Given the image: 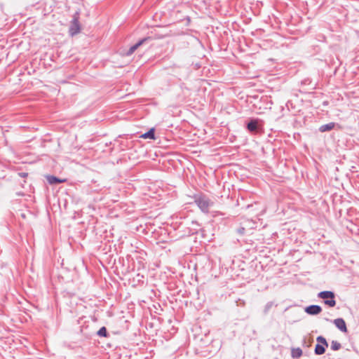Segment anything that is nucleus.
Wrapping results in <instances>:
<instances>
[{"mask_svg": "<svg viewBox=\"0 0 359 359\" xmlns=\"http://www.w3.org/2000/svg\"><path fill=\"white\" fill-rule=\"evenodd\" d=\"M198 208L203 212H208L211 205L210 201L205 196H200L195 201Z\"/></svg>", "mask_w": 359, "mask_h": 359, "instance_id": "f257e3e1", "label": "nucleus"}, {"mask_svg": "<svg viewBox=\"0 0 359 359\" xmlns=\"http://www.w3.org/2000/svg\"><path fill=\"white\" fill-rule=\"evenodd\" d=\"M69 32L71 36H74L80 32V24L79 18L76 15H74L73 18Z\"/></svg>", "mask_w": 359, "mask_h": 359, "instance_id": "f03ea898", "label": "nucleus"}, {"mask_svg": "<svg viewBox=\"0 0 359 359\" xmlns=\"http://www.w3.org/2000/svg\"><path fill=\"white\" fill-rule=\"evenodd\" d=\"M334 325L342 332H347V327L346 323L343 318H339L334 320Z\"/></svg>", "mask_w": 359, "mask_h": 359, "instance_id": "7ed1b4c3", "label": "nucleus"}, {"mask_svg": "<svg viewBox=\"0 0 359 359\" xmlns=\"http://www.w3.org/2000/svg\"><path fill=\"white\" fill-rule=\"evenodd\" d=\"M305 311L310 315H317L322 311V309L318 305H311L306 308Z\"/></svg>", "mask_w": 359, "mask_h": 359, "instance_id": "20e7f679", "label": "nucleus"}, {"mask_svg": "<svg viewBox=\"0 0 359 359\" xmlns=\"http://www.w3.org/2000/svg\"><path fill=\"white\" fill-rule=\"evenodd\" d=\"M149 38H144L142 40H140L139 42H137V43H135V45L132 46L128 50L126 53V55L129 56V55H131L137 49L139 46H140L144 41H146L147 40H148Z\"/></svg>", "mask_w": 359, "mask_h": 359, "instance_id": "39448f33", "label": "nucleus"}, {"mask_svg": "<svg viewBox=\"0 0 359 359\" xmlns=\"http://www.w3.org/2000/svg\"><path fill=\"white\" fill-rule=\"evenodd\" d=\"M318 297L324 300H327L328 299H334V294L331 291H323L318 293Z\"/></svg>", "mask_w": 359, "mask_h": 359, "instance_id": "423d86ee", "label": "nucleus"}, {"mask_svg": "<svg viewBox=\"0 0 359 359\" xmlns=\"http://www.w3.org/2000/svg\"><path fill=\"white\" fill-rule=\"evenodd\" d=\"M47 180L50 184H57V183H62L65 182V180H60L55 176L49 175L47 177Z\"/></svg>", "mask_w": 359, "mask_h": 359, "instance_id": "0eeeda50", "label": "nucleus"}, {"mask_svg": "<svg viewBox=\"0 0 359 359\" xmlns=\"http://www.w3.org/2000/svg\"><path fill=\"white\" fill-rule=\"evenodd\" d=\"M325 348L324 345L316 344L315 347V353L316 355H322L325 353Z\"/></svg>", "mask_w": 359, "mask_h": 359, "instance_id": "6e6552de", "label": "nucleus"}, {"mask_svg": "<svg viewBox=\"0 0 359 359\" xmlns=\"http://www.w3.org/2000/svg\"><path fill=\"white\" fill-rule=\"evenodd\" d=\"M334 123H330L327 124L323 125L320 128V131L325 132V131L331 130L334 128Z\"/></svg>", "mask_w": 359, "mask_h": 359, "instance_id": "1a4fd4ad", "label": "nucleus"}, {"mask_svg": "<svg viewBox=\"0 0 359 359\" xmlns=\"http://www.w3.org/2000/svg\"><path fill=\"white\" fill-rule=\"evenodd\" d=\"M248 129L251 132H255L257 129V122L256 121H251L248 123Z\"/></svg>", "mask_w": 359, "mask_h": 359, "instance_id": "9d476101", "label": "nucleus"}, {"mask_svg": "<svg viewBox=\"0 0 359 359\" xmlns=\"http://www.w3.org/2000/svg\"><path fill=\"white\" fill-rule=\"evenodd\" d=\"M291 355L292 358H299L302 355L300 348H292Z\"/></svg>", "mask_w": 359, "mask_h": 359, "instance_id": "9b49d317", "label": "nucleus"}, {"mask_svg": "<svg viewBox=\"0 0 359 359\" xmlns=\"http://www.w3.org/2000/svg\"><path fill=\"white\" fill-rule=\"evenodd\" d=\"M141 137L144 139H154V129L151 128L148 132L145 133L144 134L142 135Z\"/></svg>", "mask_w": 359, "mask_h": 359, "instance_id": "f8f14e48", "label": "nucleus"}, {"mask_svg": "<svg viewBox=\"0 0 359 359\" xmlns=\"http://www.w3.org/2000/svg\"><path fill=\"white\" fill-rule=\"evenodd\" d=\"M341 348V345L339 342H338L337 341H334L333 340L332 342H331V348L333 350V351H338L339 350L340 348Z\"/></svg>", "mask_w": 359, "mask_h": 359, "instance_id": "ddd939ff", "label": "nucleus"}, {"mask_svg": "<svg viewBox=\"0 0 359 359\" xmlns=\"http://www.w3.org/2000/svg\"><path fill=\"white\" fill-rule=\"evenodd\" d=\"M316 340L319 343V344L324 345L326 347L328 346V344H327L325 338H324L323 337L319 336L317 337Z\"/></svg>", "mask_w": 359, "mask_h": 359, "instance_id": "4468645a", "label": "nucleus"}, {"mask_svg": "<svg viewBox=\"0 0 359 359\" xmlns=\"http://www.w3.org/2000/svg\"><path fill=\"white\" fill-rule=\"evenodd\" d=\"M324 303L330 307H333L336 305V301L334 299H328L327 300H325Z\"/></svg>", "mask_w": 359, "mask_h": 359, "instance_id": "2eb2a0df", "label": "nucleus"}, {"mask_svg": "<svg viewBox=\"0 0 359 359\" xmlns=\"http://www.w3.org/2000/svg\"><path fill=\"white\" fill-rule=\"evenodd\" d=\"M107 329L105 328V327H101L97 332V334L100 337H107Z\"/></svg>", "mask_w": 359, "mask_h": 359, "instance_id": "dca6fc26", "label": "nucleus"}, {"mask_svg": "<svg viewBox=\"0 0 359 359\" xmlns=\"http://www.w3.org/2000/svg\"><path fill=\"white\" fill-rule=\"evenodd\" d=\"M272 306H273L272 302L267 303L264 308V313H267L269 311V310L271 308Z\"/></svg>", "mask_w": 359, "mask_h": 359, "instance_id": "f3484780", "label": "nucleus"}, {"mask_svg": "<svg viewBox=\"0 0 359 359\" xmlns=\"http://www.w3.org/2000/svg\"><path fill=\"white\" fill-rule=\"evenodd\" d=\"M244 231H245V228L244 227H241L238 229V233L240 234H243L244 233Z\"/></svg>", "mask_w": 359, "mask_h": 359, "instance_id": "a211bd4d", "label": "nucleus"}]
</instances>
